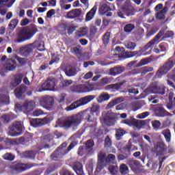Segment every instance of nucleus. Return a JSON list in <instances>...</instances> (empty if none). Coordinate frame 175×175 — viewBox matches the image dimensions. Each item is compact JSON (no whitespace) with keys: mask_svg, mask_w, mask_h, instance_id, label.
<instances>
[{"mask_svg":"<svg viewBox=\"0 0 175 175\" xmlns=\"http://www.w3.org/2000/svg\"><path fill=\"white\" fill-rule=\"evenodd\" d=\"M116 121V116L114 113H109L106 116V118L104 120L105 125L109 126H114Z\"/></svg>","mask_w":175,"mask_h":175,"instance_id":"obj_23","label":"nucleus"},{"mask_svg":"<svg viewBox=\"0 0 175 175\" xmlns=\"http://www.w3.org/2000/svg\"><path fill=\"white\" fill-rule=\"evenodd\" d=\"M126 133V132L122 129H117L116 133L115 134V137L118 141H120L122 137L124 136Z\"/></svg>","mask_w":175,"mask_h":175,"instance_id":"obj_47","label":"nucleus"},{"mask_svg":"<svg viewBox=\"0 0 175 175\" xmlns=\"http://www.w3.org/2000/svg\"><path fill=\"white\" fill-rule=\"evenodd\" d=\"M85 120H87L88 122L91 123L94 122L95 117H94V113L89 112L88 110H86L83 113Z\"/></svg>","mask_w":175,"mask_h":175,"instance_id":"obj_35","label":"nucleus"},{"mask_svg":"<svg viewBox=\"0 0 175 175\" xmlns=\"http://www.w3.org/2000/svg\"><path fill=\"white\" fill-rule=\"evenodd\" d=\"M110 77H103V79H100V82H99V85L100 86H103L105 85H107L110 83L109 81Z\"/></svg>","mask_w":175,"mask_h":175,"instance_id":"obj_54","label":"nucleus"},{"mask_svg":"<svg viewBox=\"0 0 175 175\" xmlns=\"http://www.w3.org/2000/svg\"><path fill=\"white\" fill-rule=\"evenodd\" d=\"M129 171V168L125 164H122L120 167V172L122 174H126L127 172Z\"/></svg>","mask_w":175,"mask_h":175,"instance_id":"obj_58","label":"nucleus"},{"mask_svg":"<svg viewBox=\"0 0 175 175\" xmlns=\"http://www.w3.org/2000/svg\"><path fill=\"white\" fill-rule=\"evenodd\" d=\"M16 67L17 62L12 58L8 59L6 64H4V68L8 71H14Z\"/></svg>","mask_w":175,"mask_h":175,"instance_id":"obj_24","label":"nucleus"},{"mask_svg":"<svg viewBox=\"0 0 175 175\" xmlns=\"http://www.w3.org/2000/svg\"><path fill=\"white\" fill-rule=\"evenodd\" d=\"M111 8L107 4H103L100 6L99 12L101 15H105L107 17L113 16V12H111Z\"/></svg>","mask_w":175,"mask_h":175,"instance_id":"obj_26","label":"nucleus"},{"mask_svg":"<svg viewBox=\"0 0 175 175\" xmlns=\"http://www.w3.org/2000/svg\"><path fill=\"white\" fill-rule=\"evenodd\" d=\"M167 12V7L165 6L161 11H159V12L157 13V18L159 20H164L165 18V14Z\"/></svg>","mask_w":175,"mask_h":175,"instance_id":"obj_37","label":"nucleus"},{"mask_svg":"<svg viewBox=\"0 0 175 175\" xmlns=\"http://www.w3.org/2000/svg\"><path fill=\"white\" fill-rule=\"evenodd\" d=\"M77 143L76 142H72L68 146L67 149H66L67 145L66 143H62L58 148L56 149L51 154V158L54 161H57L58 159L62 158L64 155L66 154H68V152L77 146Z\"/></svg>","mask_w":175,"mask_h":175,"instance_id":"obj_2","label":"nucleus"},{"mask_svg":"<svg viewBox=\"0 0 175 175\" xmlns=\"http://www.w3.org/2000/svg\"><path fill=\"white\" fill-rule=\"evenodd\" d=\"M76 28H77V27L73 24L70 25V27L67 29V33H68V36L72 35V33L76 31Z\"/></svg>","mask_w":175,"mask_h":175,"instance_id":"obj_62","label":"nucleus"},{"mask_svg":"<svg viewBox=\"0 0 175 175\" xmlns=\"http://www.w3.org/2000/svg\"><path fill=\"white\" fill-rule=\"evenodd\" d=\"M27 90V87L24 84H21L14 89V94L16 98L23 100L25 97V94L26 93Z\"/></svg>","mask_w":175,"mask_h":175,"instance_id":"obj_14","label":"nucleus"},{"mask_svg":"<svg viewBox=\"0 0 175 175\" xmlns=\"http://www.w3.org/2000/svg\"><path fill=\"white\" fill-rule=\"evenodd\" d=\"M152 61V59L151 57H146L144 59H142L139 61V66H143L145 65L148 64L149 63H150V62Z\"/></svg>","mask_w":175,"mask_h":175,"instance_id":"obj_50","label":"nucleus"},{"mask_svg":"<svg viewBox=\"0 0 175 175\" xmlns=\"http://www.w3.org/2000/svg\"><path fill=\"white\" fill-rule=\"evenodd\" d=\"M8 135L11 137H17L23 135V122H15L8 128Z\"/></svg>","mask_w":175,"mask_h":175,"instance_id":"obj_9","label":"nucleus"},{"mask_svg":"<svg viewBox=\"0 0 175 175\" xmlns=\"http://www.w3.org/2000/svg\"><path fill=\"white\" fill-rule=\"evenodd\" d=\"M125 71V68L121 66H115L113 68H110L108 75L110 76L116 77Z\"/></svg>","mask_w":175,"mask_h":175,"instance_id":"obj_21","label":"nucleus"},{"mask_svg":"<svg viewBox=\"0 0 175 175\" xmlns=\"http://www.w3.org/2000/svg\"><path fill=\"white\" fill-rule=\"evenodd\" d=\"M163 35V39L172 38L174 37V33L172 31H167L165 33V31L160 30L154 38H153L148 44L145 45V50H148L150 48H152L154 44H158L159 42V40Z\"/></svg>","mask_w":175,"mask_h":175,"instance_id":"obj_3","label":"nucleus"},{"mask_svg":"<svg viewBox=\"0 0 175 175\" xmlns=\"http://www.w3.org/2000/svg\"><path fill=\"white\" fill-rule=\"evenodd\" d=\"M167 146L162 142H159L157 144V154H165L167 152Z\"/></svg>","mask_w":175,"mask_h":175,"instance_id":"obj_32","label":"nucleus"},{"mask_svg":"<svg viewBox=\"0 0 175 175\" xmlns=\"http://www.w3.org/2000/svg\"><path fill=\"white\" fill-rule=\"evenodd\" d=\"M32 166L29 164L23 163L20 161H13L10 165V169L12 172H15L16 174H21L28 170H30Z\"/></svg>","mask_w":175,"mask_h":175,"instance_id":"obj_8","label":"nucleus"},{"mask_svg":"<svg viewBox=\"0 0 175 175\" xmlns=\"http://www.w3.org/2000/svg\"><path fill=\"white\" fill-rule=\"evenodd\" d=\"M88 32V28H82L77 31V34L79 37L82 38L87 36Z\"/></svg>","mask_w":175,"mask_h":175,"instance_id":"obj_52","label":"nucleus"},{"mask_svg":"<svg viewBox=\"0 0 175 175\" xmlns=\"http://www.w3.org/2000/svg\"><path fill=\"white\" fill-rule=\"evenodd\" d=\"M36 107V103L33 100H26L23 105L16 104V107L18 110L26 113L27 115L33 111Z\"/></svg>","mask_w":175,"mask_h":175,"instance_id":"obj_7","label":"nucleus"},{"mask_svg":"<svg viewBox=\"0 0 175 175\" xmlns=\"http://www.w3.org/2000/svg\"><path fill=\"white\" fill-rule=\"evenodd\" d=\"M35 157H36V155H35L34 152L33 151H30V150L23 152L21 154V158L34 159Z\"/></svg>","mask_w":175,"mask_h":175,"instance_id":"obj_38","label":"nucleus"},{"mask_svg":"<svg viewBox=\"0 0 175 175\" xmlns=\"http://www.w3.org/2000/svg\"><path fill=\"white\" fill-rule=\"evenodd\" d=\"M85 151H88V150H87V148H84V145L83 146H80L79 147L77 153H78L79 156L83 157V154H84Z\"/></svg>","mask_w":175,"mask_h":175,"instance_id":"obj_61","label":"nucleus"},{"mask_svg":"<svg viewBox=\"0 0 175 175\" xmlns=\"http://www.w3.org/2000/svg\"><path fill=\"white\" fill-rule=\"evenodd\" d=\"M104 144H105V148H111L112 146V143H111V139L109 135L106 136L105 139Z\"/></svg>","mask_w":175,"mask_h":175,"instance_id":"obj_51","label":"nucleus"},{"mask_svg":"<svg viewBox=\"0 0 175 175\" xmlns=\"http://www.w3.org/2000/svg\"><path fill=\"white\" fill-rule=\"evenodd\" d=\"M110 38H111V32L106 31L104 35L103 36L101 40L103 41V44L105 47H107L110 42Z\"/></svg>","mask_w":175,"mask_h":175,"instance_id":"obj_33","label":"nucleus"},{"mask_svg":"<svg viewBox=\"0 0 175 175\" xmlns=\"http://www.w3.org/2000/svg\"><path fill=\"white\" fill-rule=\"evenodd\" d=\"M99 109H100V105H99L97 103H94L92 105V107L90 109V110L88 111V112L89 113H96L99 112Z\"/></svg>","mask_w":175,"mask_h":175,"instance_id":"obj_43","label":"nucleus"},{"mask_svg":"<svg viewBox=\"0 0 175 175\" xmlns=\"http://www.w3.org/2000/svg\"><path fill=\"white\" fill-rule=\"evenodd\" d=\"M135 29V25L133 23H127L124 27V31L126 33H131Z\"/></svg>","mask_w":175,"mask_h":175,"instance_id":"obj_44","label":"nucleus"},{"mask_svg":"<svg viewBox=\"0 0 175 175\" xmlns=\"http://www.w3.org/2000/svg\"><path fill=\"white\" fill-rule=\"evenodd\" d=\"M151 92L152 94L165 96L166 94V86L163 84H158L154 86H152Z\"/></svg>","mask_w":175,"mask_h":175,"instance_id":"obj_18","label":"nucleus"},{"mask_svg":"<svg viewBox=\"0 0 175 175\" xmlns=\"http://www.w3.org/2000/svg\"><path fill=\"white\" fill-rule=\"evenodd\" d=\"M124 124L126 125H131L133 124L134 126L137 128L141 127L142 126L146 125L145 120H137L135 119L133 117H130V119H126L124 121Z\"/></svg>","mask_w":175,"mask_h":175,"instance_id":"obj_19","label":"nucleus"},{"mask_svg":"<svg viewBox=\"0 0 175 175\" xmlns=\"http://www.w3.org/2000/svg\"><path fill=\"white\" fill-rule=\"evenodd\" d=\"M82 10L81 9L77 8L73 9L67 13V18L70 20L75 19L81 16Z\"/></svg>","mask_w":175,"mask_h":175,"instance_id":"obj_22","label":"nucleus"},{"mask_svg":"<svg viewBox=\"0 0 175 175\" xmlns=\"http://www.w3.org/2000/svg\"><path fill=\"white\" fill-rule=\"evenodd\" d=\"M79 90L81 93L89 92L90 91L89 87L84 84L79 85Z\"/></svg>","mask_w":175,"mask_h":175,"instance_id":"obj_55","label":"nucleus"},{"mask_svg":"<svg viewBox=\"0 0 175 175\" xmlns=\"http://www.w3.org/2000/svg\"><path fill=\"white\" fill-rule=\"evenodd\" d=\"M94 145L95 144L94 139H88L85 143V145L84 146V148H86L88 151H91L92 150Z\"/></svg>","mask_w":175,"mask_h":175,"instance_id":"obj_41","label":"nucleus"},{"mask_svg":"<svg viewBox=\"0 0 175 175\" xmlns=\"http://www.w3.org/2000/svg\"><path fill=\"white\" fill-rule=\"evenodd\" d=\"M8 99V98L6 95L0 94V105L6 104Z\"/></svg>","mask_w":175,"mask_h":175,"instance_id":"obj_63","label":"nucleus"},{"mask_svg":"<svg viewBox=\"0 0 175 175\" xmlns=\"http://www.w3.org/2000/svg\"><path fill=\"white\" fill-rule=\"evenodd\" d=\"M35 49V43L29 44L20 48L21 55L23 57L30 55L33 50Z\"/></svg>","mask_w":175,"mask_h":175,"instance_id":"obj_17","label":"nucleus"},{"mask_svg":"<svg viewBox=\"0 0 175 175\" xmlns=\"http://www.w3.org/2000/svg\"><path fill=\"white\" fill-rule=\"evenodd\" d=\"M131 145H126L122 149V153L119 154L118 155V160L119 161L127 159L131 154Z\"/></svg>","mask_w":175,"mask_h":175,"instance_id":"obj_16","label":"nucleus"},{"mask_svg":"<svg viewBox=\"0 0 175 175\" xmlns=\"http://www.w3.org/2000/svg\"><path fill=\"white\" fill-rule=\"evenodd\" d=\"M23 77L24 75L23 73H17L13 75V78L11 79V81L10 82V88L12 90L19 85L21 82H23Z\"/></svg>","mask_w":175,"mask_h":175,"instance_id":"obj_12","label":"nucleus"},{"mask_svg":"<svg viewBox=\"0 0 175 175\" xmlns=\"http://www.w3.org/2000/svg\"><path fill=\"white\" fill-rule=\"evenodd\" d=\"M61 84L63 88H66V87H68V86L70 85L71 84H72V81L68 80V79L62 80L61 81Z\"/></svg>","mask_w":175,"mask_h":175,"instance_id":"obj_60","label":"nucleus"},{"mask_svg":"<svg viewBox=\"0 0 175 175\" xmlns=\"http://www.w3.org/2000/svg\"><path fill=\"white\" fill-rule=\"evenodd\" d=\"M50 122V118L47 116L42 119L33 118L30 120L29 124L34 128L42 126V125H46Z\"/></svg>","mask_w":175,"mask_h":175,"instance_id":"obj_13","label":"nucleus"},{"mask_svg":"<svg viewBox=\"0 0 175 175\" xmlns=\"http://www.w3.org/2000/svg\"><path fill=\"white\" fill-rule=\"evenodd\" d=\"M116 156L113 154H106L104 152H100L98 154L96 172H100L104 169L105 167H108L111 175H118L119 172L117 165H113L115 163Z\"/></svg>","mask_w":175,"mask_h":175,"instance_id":"obj_1","label":"nucleus"},{"mask_svg":"<svg viewBox=\"0 0 175 175\" xmlns=\"http://www.w3.org/2000/svg\"><path fill=\"white\" fill-rule=\"evenodd\" d=\"M139 51H129L125 53V57L126 58H131L133 57L137 54H139Z\"/></svg>","mask_w":175,"mask_h":175,"instance_id":"obj_56","label":"nucleus"},{"mask_svg":"<svg viewBox=\"0 0 175 175\" xmlns=\"http://www.w3.org/2000/svg\"><path fill=\"white\" fill-rule=\"evenodd\" d=\"M72 169L77 175H85L81 163L79 161L75 162L72 165Z\"/></svg>","mask_w":175,"mask_h":175,"instance_id":"obj_30","label":"nucleus"},{"mask_svg":"<svg viewBox=\"0 0 175 175\" xmlns=\"http://www.w3.org/2000/svg\"><path fill=\"white\" fill-rule=\"evenodd\" d=\"M70 91L72 92L73 93H78V94L81 93L80 85L70 86Z\"/></svg>","mask_w":175,"mask_h":175,"instance_id":"obj_57","label":"nucleus"},{"mask_svg":"<svg viewBox=\"0 0 175 175\" xmlns=\"http://www.w3.org/2000/svg\"><path fill=\"white\" fill-rule=\"evenodd\" d=\"M162 134L163 135L165 142H170L172 139V133L170 131L167 129H165L162 131Z\"/></svg>","mask_w":175,"mask_h":175,"instance_id":"obj_42","label":"nucleus"},{"mask_svg":"<svg viewBox=\"0 0 175 175\" xmlns=\"http://www.w3.org/2000/svg\"><path fill=\"white\" fill-rule=\"evenodd\" d=\"M155 113L157 117L160 118H164L167 116H169L170 117L172 116V113H169L165 109H163L162 105H157L155 107Z\"/></svg>","mask_w":175,"mask_h":175,"instance_id":"obj_20","label":"nucleus"},{"mask_svg":"<svg viewBox=\"0 0 175 175\" xmlns=\"http://www.w3.org/2000/svg\"><path fill=\"white\" fill-rule=\"evenodd\" d=\"M23 29L30 34L31 38H33V36L38 31L37 26L33 23L30 24L29 26L23 27Z\"/></svg>","mask_w":175,"mask_h":175,"instance_id":"obj_27","label":"nucleus"},{"mask_svg":"<svg viewBox=\"0 0 175 175\" xmlns=\"http://www.w3.org/2000/svg\"><path fill=\"white\" fill-rule=\"evenodd\" d=\"M124 98L123 97H118L112 100L109 103L107 104V107L111 108L114 106L117 105L118 104L124 102Z\"/></svg>","mask_w":175,"mask_h":175,"instance_id":"obj_36","label":"nucleus"},{"mask_svg":"<svg viewBox=\"0 0 175 175\" xmlns=\"http://www.w3.org/2000/svg\"><path fill=\"white\" fill-rule=\"evenodd\" d=\"M127 164L129 165L131 170L133 172H137L140 170V162L139 161H137L135 159L130 160Z\"/></svg>","mask_w":175,"mask_h":175,"instance_id":"obj_25","label":"nucleus"},{"mask_svg":"<svg viewBox=\"0 0 175 175\" xmlns=\"http://www.w3.org/2000/svg\"><path fill=\"white\" fill-rule=\"evenodd\" d=\"M70 53L74 55H80L82 53V51L78 46H73L70 49Z\"/></svg>","mask_w":175,"mask_h":175,"instance_id":"obj_49","label":"nucleus"},{"mask_svg":"<svg viewBox=\"0 0 175 175\" xmlns=\"http://www.w3.org/2000/svg\"><path fill=\"white\" fill-rule=\"evenodd\" d=\"M126 83V81H123L115 84H111L106 86V90H114L116 91L121 90L122 89V86Z\"/></svg>","mask_w":175,"mask_h":175,"instance_id":"obj_31","label":"nucleus"},{"mask_svg":"<svg viewBox=\"0 0 175 175\" xmlns=\"http://www.w3.org/2000/svg\"><path fill=\"white\" fill-rule=\"evenodd\" d=\"M110 98L111 96L109 94L103 92L98 96V98H96V101L98 103H102L103 102L108 101Z\"/></svg>","mask_w":175,"mask_h":175,"instance_id":"obj_34","label":"nucleus"},{"mask_svg":"<svg viewBox=\"0 0 175 175\" xmlns=\"http://www.w3.org/2000/svg\"><path fill=\"white\" fill-rule=\"evenodd\" d=\"M160 51L165 52L168 50V44L167 42H161L159 45Z\"/></svg>","mask_w":175,"mask_h":175,"instance_id":"obj_53","label":"nucleus"},{"mask_svg":"<svg viewBox=\"0 0 175 175\" xmlns=\"http://www.w3.org/2000/svg\"><path fill=\"white\" fill-rule=\"evenodd\" d=\"M3 159L8 161H13L15 159V155L11 152H7L3 155Z\"/></svg>","mask_w":175,"mask_h":175,"instance_id":"obj_45","label":"nucleus"},{"mask_svg":"<svg viewBox=\"0 0 175 175\" xmlns=\"http://www.w3.org/2000/svg\"><path fill=\"white\" fill-rule=\"evenodd\" d=\"M154 68L152 67L144 66L141 70V76H144L148 72H152Z\"/></svg>","mask_w":175,"mask_h":175,"instance_id":"obj_48","label":"nucleus"},{"mask_svg":"<svg viewBox=\"0 0 175 175\" xmlns=\"http://www.w3.org/2000/svg\"><path fill=\"white\" fill-rule=\"evenodd\" d=\"M83 120V113H79L78 114L72 115L68 117L63 125L69 129L70 127H77L81 124Z\"/></svg>","mask_w":175,"mask_h":175,"instance_id":"obj_4","label":"nucleus"},{"mask_svg":"<svg viewBox=\"0 0 175 175\" xmlns=\"http://www.w3.org/2000/svg\"><path fill=\"white\" fill-rule=\"evenodd\" d=\"M95 98H96V96H92V95H89V96H85L82 98H80L77 101H75V103L70 105L69 106H68L66 108V110L67 111H72V110L77 109V107L87 105L88 103H89L90 102L93 100Z\"/></svg>","mask_w":175,"mask_h":175,"instance_id":"obj_6","label":"nucleus"},{"mask_svg":"<svg viewBox=\"0 0 175 175\" xmlns=\"http://www.w3.org/2000/svg\"><path fill=\"white\" fill-rule=\"evenodd\" d=\"M18 23H19V21L17 18H14L11 20L10 23L8 25L10 29L14 30L16 28V27H17Z\"/></svg>","mask_w":175,"mask_h":175,"instance_id":"obj_46","label":"nucleus"},{"mask_svg":"<svg viewBox=\"0 0 175 175\" xmlns=\"http://www.w3.org/2000/svg\"><path fill=\"white\" fill-rule=\"evenodd\" d=\"M167 107L172 113L175 115V103L171 102L167 104Z\"/></svg>","mask_w":175,"mask_h":175,"instance_id":"obj_59","label":"nucleus"},{"mask_svg":"<svg viewBox=\"0 0 175 175\" xmlns=\"http://www.w3.org/2000/svg\"><path fill=\"white\" fill-rule=\"evenodd\" d=\"M124 14L126 16H131L135 15V8L133 6L129 5L124 10Z\"/></svg>","mask_w":175,"mask_h":175,"instance_id":"obj_39","label":"nucleus"},{"mask_svg":"<svg viewBox=\"0 0 175 175\" xmlns=\"http://www.w3.org/2000/svg\"><path fill=\"white\" fill-rule=\"evenodd\" d=\"M52 139L53 137L50 134H47L40 137L38 144L41 148V150L51 148V146L48 144L51 142Z\"/></svg>","mask_w":175,"mask_h":175,"instance_id":"obj_11","label":"nucleus"},{"mask_svg":"<svg viewBox=\"0 0 175 175\" xmlns=\"http://www.w3.org/2000/svg\"><path fill=\"white\" fill-rule=\"evenodd\" d=\"M42 90H53L55 87V82L52 81L51 79H49L44 82L42 85Z\"/></svg>","mask_w":175,"mask_h":175,"instance_id":"obj_28","label":"nucleus"},{"mask_svg":"<svg viewBox=\"0 0 175 175\" xmlns=\"http://www.w3.org/2000/svg\"><path fill=\"white\" fill-rule=\"evenodd\" d=\"M97 9H98L97 6L94 5L93 8L90 10V11L87 12L85 18V22L91 21L92 19L94 18V16L96 14Z\"/></svg>","mask_w":175,"mask_h":175,"instance_id":"obj_29","label":"nucleus"},{"mask_svg":"<svg viewBox=\"0 0 175 175\" xmlns=\"http://www.w3.org/2000/svg\"><path fill=\"white\" fill-rule=\"evenodd\" d=\"M174 66L175 62L172 58H169L157 71L156 77L158 79L161 78V76L166 75Z\"/></svg>","mask_w":175,"mask_h":175,"instance_id":"obj_5","label":"nucleus"},{"mask_svg":"<svg viewBox=\"0 0 175 175\" xmlns=\"http://www.w3.org/2000/svg\"><path fill=\"white\" fill-rule=\"evenodd\" d=\"M41 106L47 110H51L53 107L54 101L52 97L45 96L40 100Z\"/></svg>","mask_w":175,"mask_h":175,"instance_id":"obj_15","label":"nucleus"},{"mask_svg":"<svg viewBox=\"0 0 175 175\" xmlns=\"http://www.w3.org/2000/svg\"><path fill=\"white\" fill-rule=\"evenodd\" d=\"M126 47L129 50H135V48L136 47V44L133 42H127L126 44Z\"/></svg>","mask_w":175,"mask_h":175,"instance_id":"obj_64","label":"nucleus"},{"mask_svg":"<svg viewBox=\"0 0 175 175\" xmlns=\"http://www.w3.org/2000/svg\"><path fill=\"white\" fill-rule=\"evenodd\" d=\"M30 36L31 34H29L23 28H22L18 31L16 34V42L20 44L29 40L32 38Z\"/></svg>","mask_w":175,"mask_h":175,"instance_id":"obj_10","label":"nucleus"},{"mask_svg":"<svg viewBox=\"0 0 175 175\" xmlns=\"http://www.w3.org/2000/svg\"><path fill=\"white\" fill-rule=\"evenodd\" d=\"M66 76L71 77H75L77 73V70L75 67H71L69 68L68 69L66 70L65 72Z\"/></svg>","mask_w":175,"mask_h":175,"instance_id":"obj_40","label":"nucleus"}]
</instances>
